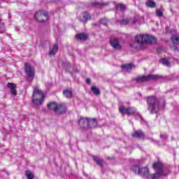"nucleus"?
Wrapping results in <instances>:
<instances>
[{"label":"nucleus","mask_w":179,"mask_h":179,"mask_svg":"<svg viewBox=\"0 0 179 179\" xmlns=\"http://www.w3.org/2000/svg\"><path fill=\"white\" fill-rule=\"evenodd\" d=\"M134 43L131 44V47L133 48H138V45H143V44H154L156 43V38L155 36L148 34H140L135 36Z\"/></svg>","instance_id":"nucleus-1"},{"label":"nucleus","mask_w":179,"mask_h":179,"mask_svg":"<svg viewBox=\"0 0 179 179\" xmlns=\"http://www.w3.org/2000/svg\"><path fill=\"white\" fill-rule=\"evenodd\" d=\"M44 93L38 87L34 88L33 95H32V103L35 106H41L45 99Z\"/></svg>","instance_id":"nucleus-2"},{"label":"nucleus","mask_w":179,"mask_h":179,"mask_svg":"<svg viewBox=\"0 0 179 179\" xmlns=\"http://www.w3.org/2000/svg\"><path fill=\"white\" fill-rule=\"evenodd\" d=\"M148 110L151 114H155L159 111V100L156 97L151 96L148 98Z\"/></svg>","instance_id":"nucleus-3"},{"label":"nucleus","mask_w":179,"mask_h":179,"mask_svg":"<svg viewBox=\"0 0 179 179\" xmlns=\"http://www.w3.org/2000/svg\"><path fill=\"white\" fill-rule=\"evenodd\" d=\"M131 170L135 173V174L143 177V178H148L149 176V169H148V167H141L139 165H133L131 167Z\"/></svg>","instance_id":"nucleus-4"},{"label":"nucleus","mask_w":179,"mask_h":179,"mask_svg":"<svg viewBox=\"0 0 179 179\" xmlns=\"http://www.w3.org/2000/svg\"><path fill=\"white\" fill-rule=\"evenodd\" d=\"M47 106L49 110H52L56 114H64L66 111V106L64 103L58 105L55 102H51Z\"/></svg>","instance_id":"nucleus-5"},{"label":"nucleus","mask_w":179,"mask_h":179,"mask_svg":"<svg viewBox=\"0 0 179 179\" xmlns=\"http://www.w3.org/2000/svg\"><path fill=\"white\" fill-rule=\"evenodd\" d=\"M24 66L25 78L27 82H32L36 75V70L34 67L31 66L29 63L25 64Z\"/></svg>","instance_id":"nucleus-6"},{"label":"nucleus","mask_w":179,"mask_h":179,"mask_svg":"<svg viewBox=\"0 0 179 179\" xmlns=\"http://www.w3.org/2000/svg\"><path fill=\"white\" fill-rule=\"evenodd\" d=\"M157 79H162V76L150 74L147 76H138L134 79L137 83H142L143 82H148V80H157Z\"/></svg>","instance_id":"nucleus-7"},{"label":"nucleus","mask_w":179,"mask_h":179,"mask_svg":"<svg viewBox=\"0 0 179 179\" xmlns=\"http://www.w3.org/2000/svg\"><path fill=\"white\" fill-rule=\"evenodd\" d=\"M34 17L37 22H45L48 20V13L45 10H41L35 13Z\"/></svg>","instance_id":"nucleus-8"},{"label":"nucleus","mask_w":179,"mask_h":179,"mask_svg":"<svg viewBox=\"0 0 179 179\" xmlns=\"http://www.w3.org/2000/svg\"><path fill=\"white\" fill-rule=\"evenodd\" d=\"M119 111L123 115H124V114H128L129 115H131L135 114V113H136V109H135V108H126L125 106H120L119 108Z\"/></svg>","instance_id":"nucleus-9"},{"label":"nucleus","mask_w":179,"mask_h":179,"mask_svg":"<svg viewBox=\"0 0 179 179\" xmlns=\"http://www.w3.org/2000/svg\"><path fill=\"white\" fill-rule=\"evenodd\" d=\"M78 125H80L81 128H89V118L80 117L78 122Z\"/></svg>","instance_id":"nucleus-10"},{"label":"nucleus","mask_w":179,"mask_h":179,"mask_svg":"<svg viewBox=\"0 0 179 179\" xmlns=\"http://www.w3.org/2000/svg\"><path fill=\"white\" fill-rule=\"evenodd\" d=\"M110 45L114 48L115 50H121L122 46L121 44H120V41L118 38H115L112 40H110Z\"/></svg>","instance_id":"nucleus-11"},{"label":"nucleus","mask_w":179,"mask_h":179,"mask_svg":"<svg viewBox=\"0 0 179 179\" xmlns=\"http://www.w3.org/2000/svg\"><path fill=\"white\" fill-rule=\"evenodd\" d=\"M163 176H164V172L157 171L152 174H148L147 179H159L160 177H163Z\"/></svg>","instance_id":"nucleus-12"},{"label":"nucleus","mask_w":179,"mask_h":179,"mask_svg":"<svg viewBox=\"0 0 179 179\" xmlns=\"http://www.w3.org/2000/svg\"><path fill=\"white\" fill-rule=\"evenodd\" d=\"M90 19H92V15H90L87 12L83 13L80 16V20L83 23H86V22H87V20H90Z\"/></svg>","instance_id":"nucleus-13"},{"label":"nucleus","mask_w":179,"mask_h":179,"mask_svg":"<svg viewBox=\"0 0 179 179\" xmlns=\"http://www.w3.org/2000/svg\"><path fill=\"white\" fill-rule=\"evenodd\" d=\"M7 87L10 89V93L13 94V96L17 95V93L16 92V84L13 83H8L7 84Z\"/></svg>","instance_id":"nucleus-14"},{"label":"nucleus","mask_w":179,"mask_h":179,"mask_svg":"<svg viewBox=\"0 0 179 179\" xmlns=\"http://www.w3.org/2000/svg\"><path fill=\"white\" fill-rule=\"evenodd\" d=\"M164 165L162 162H158L153 164V169L157 171H163Z\"/></svg>","instance_id":"nucleus-15"},{"label":"nucleus","mask_w":179,"mask_h":179,"mask_svg":"<svg viewBox=\"0 0 179 179\" xmlns=\"http://www.w3.org/2000/svg\"><path fill=\"white\" fill-rule=\"evenodd\" d=\"M131 136H133V138H138L139 139H143L145 135L143 134V132L142 131L138 130L133 133L131 134Z\"/></svg>","instance_id":"nucleus-16"},{"label":"nucleus","mask_w":179,"mask_h":179,"mask_svg":"<svg viewBox=\"0 0 179 179\" xmlns=\"http://www.w3.org/2000/svg\"><path fill=\"white\" fill-rule=\"evenodd\" d=\"M87 37H89V35L85 33H81L76 35V38H78V40H83V41L87 40Z\"/></svg>","instance_id":"nucleus-17"},{"label":"nucleus","mask_w":179,"mask_h":179,"mask_svg":"<svg viewBox=\"0 0 179 179\" xmlns=\"http://www.w3.org/2000/svg\"><path fill=\"white\" fill-rule=\"evenodd\" d=\"M97 125V120L96 119H88L89 128H94Z\"/></svg>","instance_id":"nucleus-18"},{"label":"nucleus","mask_w":179,"mask_h":179,"mask_svg":"<svg viewBox=\"0 0 179 179\" xmlns=\"http://www.w3.org/2000/svg\"><path fill=\"white\" fill-rule=\"evenodd\" d=\"M58 51V44H55L52 49L49 52V55H55Z\"/></svg>","instance_id":"nucleus-19"},{"label":"nucleus","mask_w":179,"mask_h":179,"mask_svg":"<svg viewBox=\"0 0 179 179\" xmlns=\"http://www.w3.org/2000/svg\"><path fill=\"white\" fill-rule=\"evenodd\" d=\"M132 69V66L131 64H127L122 66V69L123 72H128L129 71H131Z\"/></svg>","instance_id":"nucleus-20"},{"label":"nucleus","mask_w":179,"mask_h":179,"mask_svg":"<svg viewBox=\"0 0 179 179\" xmlns=\"http://www.w3.org/2000/svg\"><path fill=\"white\" fill-rule=\"evenodd\" d=\"M63 94L66 99H71V97H72V92L69 90H64L63 91Z\"/></svg>","instance_id":"nucleus-21"},{"label":"nucleus","mask_w":179,"mask_h":179,"mask_svg":"<svg viewBox=\"0 0 179 179\" xmlns=\"http://www.w3.org/2000/svg\"><path fill=\"white\" fill-rule=\"evenodd\" d=\"M116 9H120V10H125L127 9V6L122 3H119L115 5Z\"/></svg>","instance_id":"nucleus-22"},{"label":"nucleus","mask_w":179,"mask_h":179,"mask_svg":"<svg viewBox=\"0 0 179 179\" xmlns=\"http://www.w3.org/2000/svg\"><path fill=\"white\" fill-rule=\"evenodd\" d=\"M146 6L148 8H155L156 7V2L152 0H148L145 3Z\"/></svg>","instance_id":"nucleus-23"},{"label":"nucleus","mask_w":179,"mask_h":179,"mask_svg":"<svg viewBox=\"0 0 179 179\" xmlns=\"http://www.w3.org/2000/svg\"><path fill=\"white\" fill-rule=\"evenodd\" d=\"M171 40L173 44H179V36L173 35L171 37Z\"/></svg>","instance_id":"nucleus-24"},{"label":"nucleus","mask_w":179,"mask_h":179,"mask_svg":"<svg viewBox=\"0 0 179 179\" xmlns=\"http://www.w3.org/2000/svg\"><path fill=\"white\" fill-rule=\"evenodd\" d=\"M94 160L98 166H100L101 167H103V160L99 159V157L94 156Z\"/></svg>","instance_id":"nucleus-25"},{"label":"nucleus","mask_w":179,"mask_h":179,"mask_svg":"<svg viewBox=\"0 0 179 179\" xmlns=\"http://www.w3.org/2000/svg\"><path fill=\"white\" fill-rule=\"evenodd\" d=\"M159 62L161 64H162V65H165L166 66H170V65H171V64L170 63V62L166 59H162Z\"/></svg>","instance_id":"nucleus-26"},{"label":"nucleus","mask_w":179,"mask_h":179,"mask_svg":"<svg viewBox=\"0 0 179 179\" xmlns=\"http://www.w3.org/2000/svg\"><path fill=\"white\" fill-rule=\"evenodd\" d=\"M27 178L26 179H33L34 178V174L31 173L30 171H27L25 174Z\"/></svg>","instance_id":"nucleus-27"},{"label":"nucleus","mask_w":179,"mask_h":179,"mask_svg":"<svg viewBox=\"0 0 179 179\" xmlns=\"http://www.w3.org/2000/svg\"><path fill=\"white\" fill-rule=\"evenodd\" d=\"M91 90L92 92H94V94H96V96H99V94H100V90H99L96 87H92Z\"/></svg>","instance_id":"nucleus-28"},{"label":"nucleus","mask_w":179,"mask_h":179,"mask_svg":"<svg viewBox=\"0 0 179 179\" xmlns=\"http://www.w3.org/2000/svg\"><path fill=\"white\" fill-rule=\"evenodd\" d=\"M92 5L94 6H104L105 5H107V3H105L103 2H101V3L94 2V3H92Z\"/></svg>","instance_id":"nucleus-29"},{"label":"nucleus","mask_w":179,"mask_h":179,"mask_svg":"<svg viewBox=\"0 0 179 179\" xmlns=\"http://www.w3.org/2000/svg\"><path fill=\"white\" fill-rule=\"evenodd\" d=\"M120 23L122 26H125L127 24H128V23H129V21L127 19L125 20H121L120 21Z\"/></svg>","instance_id":"nucleus-30"},{"label":"nucleus","mask_w":179,"mask_h":179,"mask_svg":"<svg viewBox=\"0 0 179 179\" xmlns=\"http://www.w3.org/2000/svg\"><path fill=\"white\" fill-rule=\"evenodd\" d=\"M149 140L152 143H154V145H157L158 146H160V142H159V141L155 140L153 138H149Z\"/></svg>","instance_id":"nucleus-31"},{"label":"nucleus","mask_w":179,"mask_h":179,"mask_svg":"<svg viewBox=\"0 0 179 179\" xmlns=\"http://www.w3.org/2000/svg\"><path fill=\"white\" fill-rule=\"evenodd\" d=\"M100 23H101V24H103L104 26H107V23H108V20H107V18H103L100 20Z\"/></svg>","instance_id":"nucleus-32"},{"label":"nucleus","mask_w":179,"mask_h":179,"mask_svg":"<svg viewBox=\"0 0 179 179\" xmlns=\"http://www.w3.org/2000/svg\"><path fill=\"white\" fill-rule=\"evenodd\" d=\"M156 15H157V16H158V17H162V16H163V11L157 9V10H156Z\"/></svg>","instance_id":"nucleus-33"},{"label":"nucleus","mask_w":179,"mask_h":179,"mask_svg":"<svg viewBox=\"0 0 179 179\" xmlns=\"http://www.w3.org/2000/svg\"><path fill=\"white\" fill-rule=\"evenodd\" d=\"M160 138H162V139H164V140H166V139H167V138H169V136H164V135H163V134H161L160 135Z\"/></svg>","instance_id":"nucleus-34"},{"label":"nucleus","mask_w":179,"mask_h":179,"mask_svg":"<svg viewBox=\"0 0 179 179\" xmlns=\"http://www.w3.org/2000/svg\"><path fill=\"white\" fill-rule=\"evenodd\" d=\"M91 82H92V80H90V78H87L86 79V83L87 85H90Z\"/></svg>","instance_id":"nucleus-35"},{"label":"nucleus","mask_w":179,"mask_h":179,"mask_svg":"<svg viewBox=\"0 0 179 179\" xmlns=\"http://www.w3.org/2000/svg\"><path fill=\"white\" fill-rule=\"evenodd\" d=\"M132 24H136V20H133L132 21Z\"/></svg>","instance_id":"nucleus-36"},{"label":"nucleus","mask_w":179,"mask_h":179,"mask_svg":"<svg viewBox=\"0 0 179 179\" xmlns=\"http://www.w3.org/2000/svg\"><path fill=\"white\" fill-rule=\"evenodd\" d=\"M5 31L3 29H0V34L4 33Z\"/></svg>","instance_id":"nucleus-37"},{"label":"nucleus","mask_w":179,"mask_h":179,"mask_svg":"<svg viewBox=\"0 0 179 179\" xmlns=\"http://www.w3.org/2000/svg\"><path fill=\"white\" fill-rule=\"evenodd\" d=\"M1 22H2V18H1L0 17V24H1Z\"/></svg>","instance_id":"nucleus-38"},{"label":"nucleus","mask_w":179,"mask_h":179,"mask_svg":"<svg viewBox=\"0 0 179 179\" xmlns=\"http://www.w3.org/2000/svg\"><path fill=\"white\" fill-rule=\"evenodd\" d=\"M94 26H97V24H94Z\"/></svg>","instance_id":"nucleus-39"},{"label":"nucleus","mask_w":179,"mask_h":179,"mask_svg":"<svg viewBox=\"0 0 179 179\" xmlns=\"http://www.w3.org/2000/svg\"><path fill=\"white\" fill-rule=\"evenodd\" d=\"M74 72H76V71H74Z\"/></svg>","instance_id":"nucleus-40"},{"label":"nucleus","mask_w":179,"mask_h":179,"mask_svg":"<svg viewBox=\"0 0 179 179\" xmlns=\"http://www.w3.org/2000/svg\"><path fill=\"white\" fill-rule=\"evenodd\" d=\"M70 73H72V72H70Z\"/></svg>","instance_id":"nucleus-41"}]
</instances>
